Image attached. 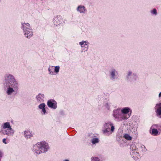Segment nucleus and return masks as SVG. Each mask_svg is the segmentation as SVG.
Here are the masks:
<instances>
[{
    "instance_id": "obj_30",
    "label": "nucleus",
    "mask_w": 161,
    "mask_h": 161,
    "mask_svg": "<svg viewBox=\"0 0 161 161\" xmlns=\"http://www.w3.org/2000/svg\"><path fill=\"white\" fill-rule=\"evenodd\" d=\"M64 161H69L68 160H65Z\"/></svg>"
},
{
    "instance_id": "obj_29",
    "label": "nucleus",
    "mask_w": 161,
    "mask_h": 161,
    "mask_svg": "<svg viewBox=\"0 0 161 161\" xmlns=\"http://www.w3.org/2000/svg\"><path fill=\"white\" fill-rule=\"evenodd\" d=\"M159 97H161V92H160L159 94Z\"/></svg>"
},
{
    "instance_id": "obj_1",
    "label": "nucleus",
    "mask_w": 161,
    "mask_h": 161,
    "mask_svg": "<svg viewBox=\"0 0 161 161\" xmlns=\"http://www.w3.org/2000/svg\"><path fill=\"white\" fill-rule=\"evenodd\" d=\"M6 84L4 85L8 87L7 93L10 95L14 92L17 91L18 88V83L12 76L10 75L8 76L6 80Z\"/></svg>"
},
{
    "instance_id": "obj_18",
    "label": "nucleus",
    "mask_w": 161,
    "mask_h": 161,
    "mask_svg": "<svg viewBox=\"0 0 161 161\" xmlns=\"http://www.w3.org/2000/svg\"><path fill=\"white\" fill-rule=\"evenodd\" d=\"M53 66H50L48 69V71L50 72V74H53Z\"/></svg>"
},
{
    "instance_id": "obj_15",
    "label": "nucleus",
    "mask_w": 161,
    "mask_h": 161,
    "mask_svg": "<svg viewBox=\"0 0 161 161\" xmlns=\"http://www.w3.org/2000/svg\"><path fill=\"white\" fill-rule=\"evenodd\" d=\"M99 142V139L97 138H93L92 139L91 142L93 144L97 143Z\"/></svg>"
},
{
    "instance_id": "obj_2",
    "label": "nucleus",
    "mask_w": 161,
    "mask_h": 161,
    "mask_svg": "<svg viewBox=\"0 0 161 161\" xmlns=\"http://www.w3.org/2000/svg\"><path fill=\"white\" fill-rule=\"evenodd\" d=\"M36 145L37 147L35 148V152L37 154H40L47 151L48 146L45 142L38 143Z\"/></svg>"
},
{
    "instance_id": "obj_4",
    "label": "nucleus",
    "mask_w": 161,
    "mask_h": 161,
    "mask_svg": "<svg viewBox=\"0 0 161 161\" xmlns=\"http://www.w3.org/2000/svg\"><path fill=\"white\" fill-rule=\"evenodd\" d=\"M114 116L116 119H118L119 121H122L123 120L129 118L130 115H122L121 114L118 112L117 110L114 112L113 114Z\"/></svg>"
},
{
    "instance_id": "obj_23",
    "label": "nucleus",
    "mask_w": 161,
    "mask_h": 161,
    "mask_svg": "<svg viewBox=\"0 0 161 161\" xmlns=\"http://www.w3.org/2000/svg\"><path fill=\"white\" fill-rule=\"evenodd\" d=\"M92 161H99L100 159L97 157H92L91 158Z\"/></svg>"
},
{
    "instance_id": "obj_10",
    "label": "nucleus",
    "mask_w": 161,
    "mask_h": 161,
    "mask_svg": "<svg viewBox=\"0 0 161 161\" xmlns=\"http://www.w3.org/2000/svg\"><path fill=\"white\" fill-rule=\"evenodd\" d=\"M157 106H158L156 111L157 114L158 115H161V103L157 104Z\"/></svg>"
},
{
    "instance_id": "obj_25",
    "label": "nucleus",
    "mask_w": 161,
    "mask_h": 161,
    "mask_svg": "<svg viewBox=\"0 0 161 161\" xmlns=\"http://www.w3.org/2000/svg\"><path fill=\"white\" fill-rule=\"evenodd\" d=\"M109 128H107L105 129V130H103V132L104 133H106L108 132L109 131Z\"/></svg>"
},
{
    "instance_id": "obj_26",
    "label": "nucleus",
    "mask_w": 161,
    "mask_h": 161,
    "mask_svg": "<svg viewBox=\"0 0 161 161\" xmlns=\"http://www.w3.org/2000/svg\"><path fill=\"white\" fill-rule=\"evenodd\" d=\"M42 111L43 112V114H45V113H46V110L45 108L42 109Z\"/></svg>"
},
{
    "instance_id": "obj_20",
    "label": "nucleus",
    "mask_w": 161,
    "mask_h": 161,
    "mask_svg": "<svg viewBox=\"0 0 161 161\" xmlns=\"http://www.w3.org/2000/svg\"><path fill=\"white\" fill-rule=\"evenodd\" d=\"M108 124H109V125H110V126H111V130L112 132H113L114 131V127L113 126V124L112 123H110V124L107 123V124H106V125H108Z\"/></svg>"
},
{
    "instance_id": "obj_22",
    "label": "nucleus",
    "mask_w": 161,
    "mask_h": 161,
    "mask_svg": "<svg viewBox=\"0 0 161 161\" xmlns=\"http://www.w3.org/2000/svg\"><path fill=\"white\" fill-rule=\"evenodd\" d=\"M60 67L59 66H56L55 67L54 71L56 73H58L59 72Z\"/></svg>"
},
{
    "instance_id": "obj_9",
    "label": "nucleus",
    "mask_w": 161,
    "mask_h": 161,
    "mask_svg": "<svg viewBox=\"0 0 161 161\" xmlns=\"http://www.w3.org/2000/svg\"><path fill=\"white\" fill-rule=\"evenodd\" d=\"M80 44L81 45V47L83 48V50H87L88 48V43L86 41H82L79 42Z\"/></svg>"
},
{
    "instance_id": "obj_7",
    "label": "nucleus",
    "mask_w": 161,
    "mask_h": 161,
    "mask_svg": "<svg viewBox=\"0 0 161 161\" xmlns=\"http://www.w3.org/2000/svg\"><path fill=\"white\" fill-rule=\"evenodd\" d=\"M122 113L123 114L122 115H128V114L130 115L131 111L128 108L125 107L123 108L121 110Z\"/></svg>"
},
{
    "instance_id": "obj_28",
    "label": "nucleus",
    "mask_w": 161,
    "mask_h": 161,
    "mask_svg": "<svg viewBox=\"0 0 161 161\" xmlns=\"http://www.w3.org/2000/svg\"><path fill=\"white\" fill-rule=\"evenodd\" d=\"M131 74H132L131 72H129L128 74V76L130 75Z\"/></svg>"
},
{
    "instance_id": "obj_21",
    "label": "nucleus",
    "mask_w": 161,
    "mask_h": 161,
    "mask_svg": "<svg viewBox=\"0 0 161 161\" xmlns=\"http://www.w3.org/2000/svg\"><path fill=\"white\" fill-rule=\"evenodd\" d=\"M45 104L44 103H42L40 104L39 106V108L41 109H42L45 107Z\"/></svg>"
},
{
    "instance_id": "obj_3",
    "label": "nucleus",
    "mask_w": 161,
    "mask_h": 161,
    "mask_svg": "<svg viewBox=\"0 0 161 161\" xmlns=\"http://www.w3.org/2000/svg\"><path fill=\"white\" fill-rule=\"evenodd\" d=\"M22 26L25 36L28 38L31 36L33 34L30 24L28 23H24L22 24Z\"/></svg>"
},
{
    "instance_id": "obj_27",
    "label": "nucleus",
    "mask_w": 161,
    "mask_h": 161,
    "mask_svg": "<svg viewBox=\"0 0 161 161\" xmlns=\"http://www.w3.org/2000/svg\"><path fill=\"white\" fill-rule=\"evenodd\" d=\"M6 139L5 138H4L3 139V142L4 143H5V144H6Z\"/></svg>"
},
{
    "instance_id": "obj_14",
    "label": "nucleus",
    "mask_w": 161,
    "mask_h": 161,
    "mask_svg": "<svg viewBox=\"0 0 161 161\" xmlns=\"http://www.w3.org/2000/svg\"><path fill=\"white\" fill-rule=\"evenodd\" d=\"M37 100L39 102H41L43 98V96L41 94H39L36 97Z\"/></svg>"
},
{
    "instance_id": "obj_16",
    "label": "nucleus",
    "mask_w": 161,
    "mask_h": 161,
    "mask_svg": "<svg viewBox=\"0 0 161 161\" xmlns=\"http://www.w3.org/2000/svg\"><path fill=\"white\" fill-rule=\"evenodd\" d=\"M158 132V131L156 129L153 128L152 129V134L154 136H157Z\"/></svg>"
},
{
    "instance_id": "obj_17",
    "label": "nucleus",
    "mask_w": 161,
    "mask_h": 161,
    "mask_svg": "<svg viewBox=\"0 0 161 161\" xmlns=\"http://www.w3.org/2000/svg\"><path fill=\"white\" fill-rule=\"evenodd\" d=\"M124 137L128 140H131L132 137L128 134H125L124 136Z\"/></svg>"
},
{
    "instance_id": "obj_8",
    "label": "nucleus",
    "mask_w": 161,
    "mask_h": 161,
    "mask_svg": "<svg viewBox=\"0 0 161 161\" xmlns=\"http://www.w3.org/2000/svg\"><path fill=\"white\" fill-rule=\"evenodd\" d=\"M2 131L4 134L8 135H12L14 132L12 129H11V130L9 129H7L6 130H4Z\"/></svg>"
},
{
    "instance_id": "obj_11",
    "label": "nucleus",
    "mask_w": 161,
    "mask_h": 161,
    "mask_svg": "<svg viewBox=\"0 0 161 161\" xmlns=\"http://www.w3.org/2000/svg\"><path fill=\"white\" fill-rule=\"evenodd\" d=\"M85 7L84 6H79L77 8L78 11H79L80 13H83L85 10Z\"/></svg>"
},
{
    "instance_id": "obj_19",
    "label": "nucleus",
    "mask_w": 161,
    "mask_h": 161,
    "mask_svg": "<svg viewBox=\"0 0 161 161\" xmlns=\"http://www.w3.org/2000/svg\"><path fill=\"white\" fill-rule=\"evenodd\" d=\"M111 79H114V76L115 75V70H114L111 73Z\"/></svg>"
},
{
    "instance_id": "obj_12",
    "label": "nucleus",
    "mask_w": 161,
    "mask_h": 161,
    "mask_svg": "<svg viewBox=\"0 0 161 161\" xmlns=\"http://www.w3.org/2000/svg\"><path fill=\"white\" fill-rule=\"evenodd\" d=\"M25 136L27 138H29L32 136V134L29 131H25Z\"/></svg>"
},
{
    "instance_id": "obj_6",
    "label": "nucleus",
    "mask_w": 161,
    "mask_h": 161,
    "mask_svg": "<svg viewBox=\"0 0 161 161\" xmlns=\"http://www.w3.org/2000/svg\"><path fill=\"white\" fill-rule=\"evenodd\" d=\"M63 20L60 16L55 17L53 19V22L54 25L58 26L60 24L62 21Z\"/></svg>"
},
{
    "instance_id": "obj_13",
    "label": "nucleus",
    "mask_w": 161,
    "mask_h": 161,
    "mask_svg": "<svg viewBox=\"0 0 161 161\" xmlns=\"http://www.w3.org/2000/svg\"><path fill=\"white\" fill-rule=\"evenodd\" d=\"M3 129H9L11 130L12 129L11 127V126L10 125V124L9 122H6L3 124Z\"/></svg>"
},
{
    "instance_id": "obj_24",
    "label": "nucleus",
    "mask_w": 161,
    "mask_h": 161,
    "mask_svg": "<svg viewBox=\"0 0 161 161\" xmlns=\"http://www.w3.org/2000/svg\"><path fill=\"white\" fill-rule=\"evenodd\" d=\"M151 13L154 14L155 15L157 14V10L155 8H154L153 10L151 11Z\"/></svg>"
},
{
    "instance_id": "obj_5",
    "label": "nucleus",
    "mask_w": 161,
    "mask_h": 161,
    "mask_svg": "<svg viewBox=\"0 0 161 161\" xmlns=\"http://www.w3.org/2000/svg\"><path fill=\"white\" fill-rule=\"evenodd\" d=\"M47 104L49 108L53 109L57 108L56 103L54 101H52L51 100H49L48 101Z\"/></svg>"
}]
</instances>
